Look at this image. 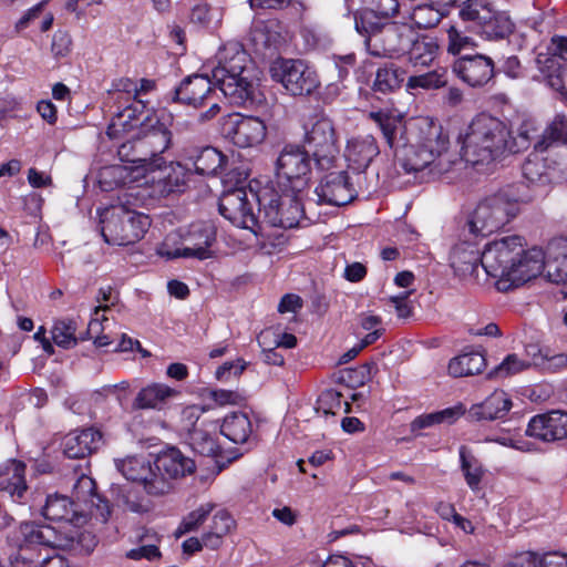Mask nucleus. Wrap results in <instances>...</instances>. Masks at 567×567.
I'll return each mask as SVG.
<instances>
[{
    "instance_id": "obj_55",
    "label": "nucleus",
    "mask_w": 567,
    "mask_h": 567,
    "mask_svg": "<svg viewBox=\"0 0 567 567\" xmlns=\"http://www.w3.org/2000/svg\"><path fill=\"white\" fill-rule=\"evenodd\" d=\"M214 504L207 503L190 512L178 527L179 534H185L197 529L214 509Z\"/></svg>"
},
{
    "instance_id": "obj_35",
    "label": "nucleus",
    "mask_w": 567,
    "mask_h": 567,
    "mask_svg": "<svg viewBox=\"0 0 567 567\" xmlns=\"http://www.w3.org/2000/svg\"><path fill=\"white\" fill-rule=\"evenodd\" d=\"M178 392L163 383H152L140 390L133 401L134 410H159L166 402L176 396Z\"/></svg>"
},
{
    "instance_id": "obj_37",
    "label": "nucleus",
    "mask_w": 567,
    "mask_h": 567,
    "mask_svg": "<svg viewBox=\"0 0 567 567\" xmlns=\"http://www.w3.org/2000/svg\"><path fill=\"white\" fill-rule=\"evenodd\" d=\"M439 51L436 41L429 37H414L405 51L410 64L414 68L429 66L435 60Z\"/></svg>"
},
{
    "instance_id": "obj_38",
    "label": "nucleus",
    "mask_w": 567,
    "mask_h": 567,
    "mask_svg": "<svg viewBox=\"0 0 567 567\" xmlns=\"http://www.w3.org/2000/svg\"><path fill=\"white\" fill-rule=\"evenodd\" d=\"M220 432L231 442L244 444L248 442L252 433V425L246 413L234 412L225 416Z\"/></svg>"
},
{
    "instance_id": "obj_51",
    "label": "nucleus",
    "mask_w": 567,
    "mask_h": 567,
    "mask_svg": "<svg viewBox=\"0 0 567 567\" xmlns=\"http://www.w3.org/2000/svg\"><path fill=\"white\" fill-rule=\"evenodd\" d=\"M447 84L446 72L434 70L420 75L410 76L408 80V87L433 90L440 89Z\"/></svg>"
},
{
    "instance_id": "obj_62",
    "label": "nucleus",
    "mask_w": 567,
    "mask_h": 567,
    "mask_svg": "<svg viewBox=\"0 0 567 567\" xmlns=\"http://www.w3.org/2000/svg\"><path fill=\"white\" fill-rule=\"evenodd\" d=\"M234 525L231 516L224 509L215 513L210 529L214 530L215 535H226Z\"/></svg>"
},
{
    "instance_id": "obj_3",
    "label": "nucleus",
    "mask_w": 567,
    "mask_h": 567,
    "mask_svg": "<svg viewBox=\"0 0 567 567\" xmlns=\"http://www.w3.org/2000/svg\"><path fill=\"white\" fill-rule=\"evenodd\" d=\"M354 28L363 38L368 53L375 58H396L404 54L414 37L410 25L381 21L371 12H355Z\"/></svg>"
},
{
    "instance_id": "obj_11",
    "label": "nucleus",
    "mask_w": 567,
    "mask_h": 567,
    "mask_svg": "<svg viewBox=\"0 0 567 567\" xmlns=\"http://www.w3.org/2000/svg\"><path fill=\"white\" fill-rule=\"evenodd\" d=\"M155 478L150 484V495L162 496L173 489V481L193 474L196 465L194 460L185 456L178 449L169 447L161 452L154 460Z\"/></svg>"
},
{
    "instance_id": "obj_10",
    "label": "nucleus",
    "mask_w": 567,
    "mask_h": 567,
    "mask_svg": "<svg viewBox=\"0 0 567 567\" xmlns=\"http://www.w3.org/2000/svg\"><path fill=\"white\" fill-rule=\"evenodd\" d=\"M270 74L293 96L310 95L320 85L317 72L301 60L278 59L272 63Z\"/></svg>"
},
{
    "instance_id": "obj_2",
    "label": "nucleus",
    "mask_w": 567,
    "mask_h": 567,
    "mask_svg": "<svg viewBox=\"0 0 567 567\" xmlns=\"http://www.w3.org/2000/svg\"><path fill=\"white\" fill-rule=\"evenodd\" d=\"M509 127L502 120L480 114L460 135L462 158L472 165L488 164L507 152Z\"/></svg>"
},
{
    "instance_id": "obj_26",
    "label": "nucleus",
    "mask_w": 567,
    "mask_h": 567,
    "mask_svg": "<svg viewBox=\"0 0 567 567\" xmlns=\"http://www.w3.org/2000/svg\"><path fill=\"white\" fill-rule=\"evenodd\" d=\"M217 65L213 69L214 81H220V78L238 76L245 74L248 55L243 47L237 42H230L224 45L217 53Z\"/></svg>"
},
{
    "instance_id": "obj_21",
    "label": "nucleus",
    "mask_w": 567,
    "mask_h": 567,
    "mask_svg": "<svg viewBox=\"0 0 567 567\" xmlns=\"http://www.w3.org/2000/svg\"><path fill=\"white\" fill-rule=\"evenodd\" d=\"M215 93L216 89L208 76L192 74L171 92V99L173 102L200 107L214 100Z\"/></svg>"
},
{
    "instance_id": "obj_14",
    "label": "nucleus",
    "mask_w": 567,
    "mask_h": 567,
    "mask_svg": "<svg viewBox=\"0 0 567 567\" xmlns=\"http://www.w3.org/2000/svg\"><path fill=\"white\" fill-rule=\"evenodd\" d=\"M311 159L307 151L298 145H286L276 161V173L290 183L293 192H300L309 181Z\"/></svg>"
},
{
    "instance_id": "obj_23",
    "label": "nucleus",
    "mask_w": 567,
    "mask_h": 567,
    "mask_svg": "<svg viewBox=\"0 0 567 567\" xmlns=\"http://www.w3.org/2000/svg\"><path fill=\"white\" fill-rule=\"evenodd\" d=\"M18 535L19 544L32 549H37L38 546L60 548L69 544L62 532L51 525L35 522L21 523Z\"/></svg>"
},
{
    "instance_id": "obj_56",
    "label": "nucleus",
    "mask_w": 567,
    "mask_h": 567,
    "mask_svg": "<svg viewBox=\"0 0 567 567\" xmlns=\"http://www.w3.org/2000/svg\"><path fill=\"white\" fill-rule=\"evenodd\" d=\"M40 553L18 544V548L9 556L11 567H39Z\"/></svg>"
},
{
    "instance_id": "obj_57",
    "label": "nucleus",
    "mask_w": 567,
    "mask_h": 567,
    "mask_svg": "<svg viewBox=\"0 0 567 567\" xmlns=\"http://www.w3.org/2000/svg\"><path fill=\"white\" fill-rule=\"evenodd\" d=\"M95 489V481L90 476L82 475L73 486V494L80 502L94 504V498L101 501V497L96 494Z\"/></svg>"
},
{
    "instance_id": "obj_54",
    "label": "nucleus",
    "mask_w": 567,
    "mask_h": 567,
    "mask_svg": "<svg viewBox=\"0 0 567 567\" xmlns=\"http://www.w3.org/2000/svg\"><path fill=\"white\" fill-rule=\"evenodd\" d=\"M524 567H567V555L561 553H548L539 557L528 554L524 561L518 563Z\"/></svg>"
},
{
    "instance_id": "obj_39",
    "label": "nucleus",
    "mask_w": 567,
    "mask_h": 567,
    "mask_svg": "<svg viewBox=\"0 0 567 567\" xmlns=\"http://www.w3.org/2000/svg\"><path fill=\"white\" fill-rule=\"evenodd\" d=\"M558 60L567 62V37H553L550 44L547 47V52L538 53L536 58L540 71L548 72L549 76H551V72L560 69Z\"/></svg>"
},
{
    "instance_id": "obj_25",
    "label": "nucleus",
    "mask_w": 567,
    "mask_h": 567,
    "mask_svg": "<svg viewBox=\"0 0 567 567\" xmlns=\"http://www.w3.org/2000/svg\"><path fill=\"white\" fill-rule=\"evenodd\" d=\"M545 271V252L537 247L525 250L515 260L513 271L509 272V278L503 289L509 287H518L527 281L536 278L542 271Z\"/></svg>"
},
{
    "instance_id": "obj_45",
    "label": "nucleus",
    "mask_w": 567,
    "mask_h": 567,
    "mask_svg": "<svg viewBox=\"0 0 567 567\" xmlns=\"http://www.w3.org/2000/svg\"><path fill=\"white\" fill-rule=\"evenodd\" d=\"M538 130L535 123L532 120H525L522 122L520 126L517 128L516 136H513L512 131L509 130L508 148L509 153H518L524 150H527L532 143V141L539 140Z\"/></svg>"
},
{
    "instance_id": "obj_44",
    "label": "nucleus",
    "mask_w": 567,
    "mask_h": 567,
    "mask_svg": "<svg viewBox=\"0 0 567 567\" xmlns=\"http://www.w3.org/2000/svg\"><path fill=\"white\" fill-rule=\"evenodd\" d=\"M461 470L464 474L466 484L472 491H477L484 476V468L481 462L468 452L467 447H460Z\"/></svg>"
},
{
    "instance_id": "obj_63",
    "label": "nucleus",
    "mask_w": 567,
    "mask_h": 567,
    "mask_svg": "<svg viewBox=\"0 0 567 567\" xmlns=\"http://www.w3.org/2000/svg\"><path fill=\"white\" fill-rule=\"evenodd\" d=\"M246 369V362L241 359L237 361L225 362L216 370V378L219 381H227L231 374L238 377Z\"/></svg>"
},
{
    "instance_id": "obj_46",
    "label": "nucleus",
    "mask_w": 567,
    "mask_h": 567,
    "mask_svg": "<svg viewBox=\"0 0 567 567\" xmlns=\"http://www.w3.org/2000/svg\"><path fill=\"white\" fill-rule=\"evenodd\" d=\"M76 323L72 319L56 320L51 330L53 342L63 349H70L78 344L80 338L75 336Z\"/></svg>"
},
{
    "instance_id": "obj_13",
    "label": "nucleus",
    "mask_w": 567,
    "mask_h": 567,
    "mask_svg": "<svg viewBox=\"0 0 567 567\" xmlns=\"http://www.w3.org/2000/svg\"><path fill=\"white\" fill-rule=\"evenodd\" d=\"M169 241L171 238L167 237L158 249L161 256L167 259L183 257L204 260L210 257L209 247L215 241V231L210 225L197 224L190 227L181 247L171 249Z\"/></svg>"
},
{
    "instance_id": "obj_9",
    "label": "nucleus",
    "mask_w": 567,
    "mask_h": 567,
    "mask_svg": "<svg viewBox=\"0 0 567 567\" xmlns=\"http://www.w3.org/2000/svg\"><path fill=\"white\" fill-rule=\"evenodd\" d=\"M524 245L523 237L517 235L487 244L482 251V268L488 276L498 278L499 285L506 286L515 260L523 254Z\"/></svg>"
},
{
    "instance_id": "obj_17",
    "label": "nucleus",
    "mask_w": 567,
    "mask_h": 567,
    "mask_svg": "<svg viewBox=\"0 0 567 567\" xmlns=\"http://www.w3.org/2000/svg\"><path fill=\"white\" fill-rule=\"evenodd\" d=\"M159 172L151 181L150 195L154 198H166L173 195L183 194L190 178V168L183 165L182 162H171L168 167L158 168Z\"/></svg>"
},
{
    "instance_id": "obj_4",
    "label": "nucleus",
    "mask_w": 567,
    "mask_h": 567,
    "mask_svg": "<svg viewBox=\"0 0 567 567\" xmlns=\"http://www.w3.org/2000/svg\"><path fill=\"white\" fill-rule=\"evenodd\" d=\"M100 223L104 241L116 246L137 243L151 225L147 215L130 209L124 204L105 208L100 214Z\"/></svg>"
},
{
    "instance_id": "obj_47",
    "label": "nucleus",
    "mask_w": 567,
    "mask_h": 567,
    "mask_svg": "<svg viewBox=\"0 0 567 567\" xmlns=\"http://www.w3.org/2000/svg\"><path fill=\"white\" fill-rule=\"evenodd\" d=\"M464 413L463 406L447 408L442 411L421 415L412 422V429H425L440 423H453Z\"/></svg>"
},
{
    "instance_id": "obj_8",
    "label": "nucleus",
    "mask_w": 567,
    "mask_h": 567,
    "mask_svg": "<svg viewBox=\"0 0 567 567\" xmlns=\"http://www.w3.org/2000/svg\"><path fill=\"white\" fill-rule=\"evenodd\" d=\"M458 14L463 21L472 22L473 29L487 40L508 39L515 31V23L508 12L495 10L487 3L471 1Z\"/></svg>"
},
{
    "instance_id": "obj_27",
    "label": "nucleus",
    "mask_w": 567,
    "mask_h": 567,
    "mask_svg": "<svg viewBox=\"0 0 567 567\" xmlns=\"http://www.w3.org/2000/svg\"><path fill=\"white\" fill-rule=\"evenodd\" d=\"M379 154L380 148L372 135L350 138L344 151L349 168L358 174L363 173Z\"/></svg>"
},
{
    "instance_id": "obj_42",
    "label": "nucleus",
    "mask_w": 567,
    "mask_h": 567,
    "mask_svg": "<svg viewBox=\"0 0 567 567\" xmlns=\"http://www.w3.org/2000/svg\"><path fill=\"white\" fill-rule=\"evenodd\" d=\"M554 143H567V117L563 114L554 117L536 141L534 148L544 152Z\"/></svg>"
},
{
    "instance_id": "obj_5",
    "label": "nucleus",
    "mask_w": 567,
    "mask_h": 567,
    "mask_svg": "<svg viewBox=\"0 0 567 567\" xmlns=\"http://www.w3.org/2000/svg\"><path fill=\"white\" fill-rule=\"evenodd\" d=\"M519 210L516 198L507 192L496 193L483 199L467 220L468 233L473 236L485 237L508 224Z\"/></svg>"
},
{
    "instance_id": "obj_36",
    "label": "nucleus",
    "mask_w": 567,
    "mask_h": 567,
    "mask_svg": "<svg viewBox=\"0 0 567 567\" xmlns=\"http://www.w3.org/2000/svg\"><path fill=\"white\" fill-rule=\"evenodd\" d=\"M524 178L530 184L545 185L551 183L555 178V167L548 161L536 153H532L522 165Z\"/></svg>"
},
{
    "instance_id": "obj_49",
    "label": "nucleus",
    "mask_w": 567,
    "mask_h": 567,
    "mask_svg": "<svg viewBox=\"0 0 567 567\" xmlns=\"http://www.w3.org/2000/svg\"><path fill=\"white\" fill-rule=\"evenodd\" d=\"M63 536L69 544L66 546H60V548L73 550L79 554L89 555L97 545L96 537L87 530H70L69 533H63Z\"/></svg>"
},
{
    "instance_id": "obj_15",
    "label": "nucleus",
    "mask_w": 567,
    "mask_h": 567,
    "mask_svg": "<svg viewBox=\"0 0 567 567\" xmlns=\"http://www.w3.org/2000/svg\"><path fill=\"white\" fill-rule=\"evenodd\" d=\"M224 134L241 148L261 144L267 136L265 122L257 116L229 114L223 124Z\"/></svg>"
},
{
    "instance_id": "obj_43",
    "label": "nucleus",
    "mask_w": 567,
    "mask_h": 567,
    "mask_svg": "<svg viewBox=\"0 0 567 567\" xmlns=\"http://www.w3.org/2000/svg\"><path fill=\"white\" fill-rule=\"evenodd\" d=\"M405 72L394 64L379 68L372 85L374 92L389 94L401 87Z\"/></svg>"
},
{
    "instance_id": "obj_61",
    "label": "nucleus",
    "mask_w": 567,
    "mask_h": 567,
    "mask_svg": "<svg viewBox=\"0 0 567 567\" xmlns=\"http://www.w3.org/2000/svg\"><path fill=\"white\" fill-rule=\"evenodd\" d=\"M549 348H543L536 343H529L525 347V359L528 363V367L538 368L542 370L545 364V360L547 358V352Z\"/></svg>"
},
{
    "instance_id": "obj_6",
    "label": "nucleus",
    "mask_w": 567,
    "mask_h": 567,
    "mask_svg": "<svg viewBox=\"0 0 567 567\" xmlns=\"http://www.w3.org/2000/svg\"><path fill=\"white\" fill-rule=\"evenodd\" d=\"M206 409L188 405L182 410L178 431L186 444L197 454L208 457L218 456L220 447L215 432L217 423L204 417Z\"/></svg>"
},
{
    "instance_id": "obj_20",
    "label": "nucleus",
    "mask_w": 567,
    "mask_h": 567,
    "mask_svg": "<svg viewBox=\"0 0 567 567\" xmlns=\"http://www.w3.org/2000/svg\"><path fill=\"white\" fill-rule=\"evenodd\" d=\"M318 202L333 206H343L357 197L348 172H332L327 174L316 188Z\"/></svg>"
},
{
    "instance_id": "obj_7",
    "label": "nucleus",
    "mask_w": 567,
    "mask_h": 567,
    "mask_svg": "<svg viewBox=\"0 0 567 567\" xmlns=\"http://www.w3.org/2000/svg\"><path fill=\"white\" fill-rule=\"evenodd\" d=\"M136 135V155L142 158L143 166L161 168L165 165L162 154L172 145V132L156 115L146 114L140 122Z\"/></svg>"
},
{
    "instance_id": "obj_24",
    "label": "nucleus",
    "mask_w": 567,
    "mask_h": 567,
    "mask_svg": "<svg viewBox=\"0 0 567 567\" xmlns=\"http://www.w3.org/2000/svg\"><path fill=\"white\" fill-rule=\"evenodd\" d=\"M526 435L544 442H554L566 439L567 413L551 411L546 414L534 416L527 425Z\"/></svg>"
},
{
    "instance_id": "obj_22",
    "label": "nucleus",
    "mask_w": 567,
    "mask_h": 567,
    "mask_svg": "<svg viewBox=\"0 0 567 567\" xmlns=\"http://www.w3.org/2000/svg\"><path fill=\"white\" fill-rule=\"evenodd\" d=\"M177 156L185 162H190L194 172L202 176L215 175L226 162V156L212 146H198L183 143L178 146Z\"/></svg>"
},
{
    "instance_id": "obj_28",
    "label": "nucleus",
    "mask_w": 567,
    "mask_h": 567,
    "mask_svg": "<svg viewBox=\"0 0 567 567\" xmlns=\"http://www.w3.org/2000/svg\"><path fill=\"white\" fill-rule=\"evenodd\" d=\"M25 464L21 461L9 460L0 465V492L9 494L17 503H25L28 485L24 478Z\"/></svg>"
},
{
    "instance_id": "obj_52",
    "label": "nucleus",
    "mask_w": 567,
    "mask_h": 567,
    "mask_svg": "<svg viewBox=\"0 0 567 567\" xmlns=\"http://www.w3.org/2000/svg\"><path fill=\"white\" fill-rule=\"evenodd\" d=\"M298 215V209L295 207L291 212V217H284V212H281L280 203L270 202L269 206L265 209V217L269 225L274 227H280L285 229L296 227V216Z\"/></svg>"
},
{
    "instance_id": "obj_19",
    "label": "nucleus",
    "mask_w": 567,
    "mask_h": 567,
    "mask_svg": "<svg viewBox=\"0 0 567 567\" xmlns=\"http://www.w3.org/2000/svg\"><path fill=\"white\" fill-rule=\"evenodd\" d=\"M494 61L484 54H464L452 64V71L470 86H483L494 76Z\"/></svg>"
},
{
    "instance_id": "obj_60",
    "label": "nucleus",
    "mask_w": 567,
    "mask_h": 567,
    "mask_svg": "<svg viewBox=\"0 0 567 567\" xmlns=\"http://www.w3.org/2000/svg\"><path fill=\"white\" fill-rule=\"evenodd\" d=\"M271 334H272L271 331L266 330V331H262L258 336V339H257L258 343H259V346L262 347V359H264L265 363H267V364L281 367L285 362L284 355L280 352L276 351V349H274V348H269V349L265 348L267 344H269L267 342V339Z\"/></svg>"
},
{
    "instance_id": "obj_48",
    "label": "nucleus",
    "mask_w": 567,
    "mask_h": 567,
    "mask_svg": "<svg viewBox=\"0 0 567 567\" xmlns=\"http://www.w3.org/2000/svg\"><path fill=\"white\" fill-rule=\"evenodd\" d=\"M132 171L123 165H111L103 167L100 172V185L104 190H110L115 186L133 182Z\"/></svg>"
},
{
    "instance_id": "obj_53",
    "label": "nucleus",
    "mask_w": 567,
    "mask_h": 567,
    "mask_svg": "<svg viewBox=\"0 0 567 567\" xmlns=\"http://www.w3.org/2000/svg\"><path fill=\"white\" fill-rule=\"evenodd\" d=\"M528 363L525 359H520L518 354H507L504 360L489 373V377H512L525 370H528Z\"/></svg>"
},
{
    "instance_id": "obj_41",
    "label": "nucleus",
    "mask_w": 567,
    "mask_h": 567,
    "mask_svg": "<svg viewBox=\"0 0 567 567\" xmlns=\"http://www.w3.org/2000/svg\"><path fill=\"white\" fill-rule=\"evenodd\" d=\"M73 502L63 495L47 496L45 504L42 507V515L50 520L72 522L75 516Z\"/></svg>"
},
{
    "instance_id": "obj_12",
    "label": "nucleus",
    "mask_w": 567,
    "mask_h": 567,
    "mask_svg": "<svg viewBox=\"0 0 567 567\" xmlns=\"http://www.w3.org/2000/svg\"><path fill=\"white\" fill-rule=\"evenodd\" d=\"M305 143L321 169H328L339 153L338 136L332 121L318 117L306 131Z\"/></svg>"
},
{
    "instance_id": "obj_34",
    "label": "nucleus",
    "mask_w": 567,
    "mask_h": 567,
    "mask_svg": "<svg viewBox=\"0 0 567 567\" xmlns=\"http://www.w3.org/2000/svg\"><path fill=\"white\" fill-rule=\"evenodd\" d=\"M512 408V401L502 390L494 391L484 402L474 404L468 411V417L472 421H493L501 419Z\"/></svg>"
},
{
    "instance_id": "obj_18",
    "label": "nucleus",
    "mask_w": 567,
    "mask_h": 567,
    "mask_svg": "<svg viewBox=\"0 0 567 567\" xmlns=\"http://www.w3.org/2000/svg\"><path fill=\"white\" fill-rule=\"evenodd\" d=\"M215 83L231 104L254 107L261 105L265 101V95L258 84L245 74L227 79L220 78V81H215Z\"/></svg>"
},
{
    "instance_id": "obj_64",
    "label": "nucleus",
    "mask_w": 567,
    "mask_h": 567,
    "mask_svg": "<svg viewBox=\"0 0 567 567\" xmlns=\"http://www.w3.org/2000/svg\"><path fill=\"white\" fill-rule=\"evenodd\" d=\"M215 11L207 3H198L193 7L190 12V21L200 25H208L214 17Z\"/></svg>"
},
{
    "instance_id": "obj_50",
    "label": "nucleus",
    "mask_w": 567,
    "mask_h": 567,
    "mask_svg": "<svg viewBox=\"0 0 567 567\" xmlns=\"http://www.w3.org/2000/svg\"><path fill=\"white\" fill-rule=\"evenodd\" d=\"M447 52L453 55L470 54L476 48V42L456 25L447 29Z\"/></svg>"
},
{
    "instance_id": "obj_58",
    "label": "nucleus",
    "mask_w": 567,
    "mask_h": 567,
    "mask_svg": "<svg viewBox=\"0 0 567 567\" xmlns=\"http://www.w3.org/2000/svg\"><path fill=\"white\" fill-rule=\"evenodd\" d=\"M341 393L336 390H327L322 392L318 400V411L322 410L324 414L334 415L338 410L341 409L342 404L346 406V412H349V403L341 401Z\"/></svg>"
},
{
    "instance_id": "obj_29",
    "label": "nucleus",
    "mask_w": 567,
    "mask_h": 567,
    "mask_svg": "<svg viewBox=\"0 0 567 567\" xmlns=\"http://www.w3.org/2000/svg\"><path fill=\"white\" fill-rule=\"evenodd\" d=\"M101 442L102 434L95 429L73 431L63 439V453L69 458H83L96 451Z\"/></svg>"
},
{
    "instance_id": "obj_31",
    "label": "nucleus",
    "mask_w": 567,
    "mask_h": 567,
    "mask_svg": "<svg viewBox=\"0 0 567 567\" xmlns=\"http://www.w3.org/2000/svg\"><path fill=\"white\" fill-rule=\"evenodd\" d=\"M146 105L143 101L134 99L123 109L112 111V120L107 126V135L111 138L117 137L121 133L127 132L135 127L140 117L146 113Z\"/></svg>"
},
{
    "instance_id": "obj_1",
    "label": "nucleus",
    "mask_w": 567,
    "mask_h": 567,
    "mask_svg": "<svg viewBox=\"0 0 567 567\" xmlns=\"http://www.w3.org/2000/svg\"><path fill=\"white\" fill-rule=\"evenodd\" d=\"M369 117L379 126L388 145L394 148L396 163L406 173H420L429 169L431 175L447 173L456 163L449 152V137L441 125L425 122L421 128V140L417 145L404 144L395 146L396 133L400 128V116L384 111L370 112Z\"/></svg>"
},
{
    "instance_id": "obj_40",
    "label": "nucleus",
    "mask_w": 567,
    "mask_h": 567,
    "mask_svg": "<svg viewBox=\"0 0 567 567\" xmlns=\"http://www.w3.org/2000/svg\"><path fill=\"white\" fill-rule=\"evenodd\" d=\"M486 367V359L481 352H468L451 359L449 373L454 378L481 373Z\"/></svg>"
},
{
    "instance_id": "obj_59",
    "label": "nucleus",
    "mask_w": 567,
    "mask_h": 567,
    "mask_svg": "<svg viewBox=\"0 0 567 567\" xmlns=\"http://www.w3.org/2000/svg\"><path fill=\"white\" fill-rule=\"evenodd\" d=\"M371 8L363 9L360 12H371L377 19H388L399 12L398 0H367Z\"/></svg>"
},
{
    "instance_id": "obj_16",
    "label": "nucleus",
    "mask_w": 567,
    "mask_h": 567,
    "mask_svg": "<svg viewBox=\"0 0 567 567\" xmlns=\"http://www.w3.org/2000/svg\"><path fill=\"white\" fill-rule=\"evenodd\" d=\"M218 207L220 215L237 227L254 229L257 226V218L247 199V192L244 186L224 190Z\"/></svg>"
},
{
    "instance_id": "obj_33",
    "label": "nucleus",
    "mask_w": 567,
    "mask_h": 567,
    "mask_svg": "<svg viewBox=\"0 0 567 567\" xmlns=\"http://www.w3.org/2000/svg\"><path fill=\"white\" fill-rule=\"evenodd\" d=\"M450 264L457 276H473L482 266V252L476 245L462 241L452 248Z\"/></svg>"
},
{
    "instance_id": "obj_30",
    "label": "nucleus",
    "mask_w": 567,
    "mask_h": 567,
    "mask_svg": "<svg viewBox=\"0 0 567 567\" xmlns=\"http://www.w3.org/2000/svg\"><path fill=\"white\" fill-rule=\"evenodd\" d=\"M545 272L550 282L567 284V239H555L548 244Z\"/></svg>"
},
{
    "instance_id": "obj_32",
    "label": "nucleus",
    "mask_w": 567,
    "mask_h": 567,
    "mask_svg": "<svg viewBox=\"0 0 567 567\" xmlns=\"http://www.w3.org/2000/svg\"><path fill=\"white\" fill-rule=\"evenodd\" d=\"M115 466L126 480L142 483L145 492L150 495L148 486L155 478L154 462L152 463L143 456H128L115 460Z\"/></svg>"
}]
</instances>
